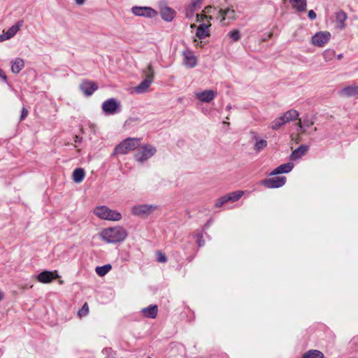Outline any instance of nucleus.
I'll return each instance as SVG.
<instances>
[{
  "label": "nucleus",
  "instance_id": "f257e3e1",
  "mask_svg": "<svg viewBox=\"0 0 358 358\" xmlns=\"http://www.w3.org/2000/svg\"><path fill=\"white\" fill-rule=\"evenodd\" d=\"M100 236L108 243H116L123 241L127 236V232L122 227L118 226L103 229Z\"/></svg>",
  "mask_w": 358,
  "mask_h": 358
},
{
  "label": "nucleus",
  "instance_id": "f03ea898",
  "mask_svg": "<svg viewBox=\"0 0 358 358\" xmlns=\"http://www.w3.org/2000/svg\"><path fill=\"white\" fill-rule=\"evenodd\" d=\"M211 19V17L203 13L196 15V21L201 23L196 31V36L199 39H203L210 36L209 28L211 26L210 22Z\"/></svg>",
  "mask_w": 358,
  "mask_h": 358
},
{
  "label": "nucleus",
  "instance_id": "7ed1b4c3",
  "mask_svg": "<svg viewBox=\"0 0 358 358\" xmlns=\"http://www.w3.org/2000/svg\"><path fill=\"white\" fill-rule=\"evenodd\" d=\"M141 144V138H127L119 143L115 148L113 155H126L134 150Z\"/></svg>",
  "mask_w": 358,
  "mask_h": 358
},
{
  "label": "nucleus",
  "instance_id": "20e7f679",
  "mask_svg": "<svg viewBox=\"0 0 358 358\" xmlns=\"http://www.w3.org/2000/svg\"><path fill=\"white\" fill-rule=\"evenodd\" d=\"M94 213L99 218L109 221H120L122 217L120 212L112 210L106 206L96 207L94 209Z\"/></svg>",
  "mask_w": 358,
  "mask_h": 358
},
{
  "label": "nucleus",
  "instance_id": "39448f33",
  "mask_svg": "<svg viewBox=\"0 0 358 358\" xmlns=\"http://www.w3.org/2000/svg\"><path fill=\"white\" fill-rule=\"evenodd\" d=\"M156 152L157 149L155 147L146 144L135 153L134 158L139 162H144L152 157Z\"/></svg>",
  "mask_w": 358,
  "mask_h": 358
},
{
  "label": "nucleus",
  "instance_id": "423d86ee",
  "mask_svg": "<svg viewBox=\"0 0 358 358\" xmlns=\"http://www.w3.org/2000/svg\"><path fill=\"white\" fill-rule=\"evenodd\" d=\"M157 206L152 204H140L133 206L131 212L134 215L144 217L152 213Z\"/></svg>",
  "mask_w": 358,
  "mask_h": 358
},
{
  "label": "nucleus",
  "instance_id": "0eeeda50",
  "mask_svg": "<svg viewBox=\"0 0 358 358\" xmlns=\"http://www.w3.org/2000/svg\"><path fill=\"white\" fill-rule=\"evenodd\" d=\"M101 108L106 115H110L120 113L121 105L115 99L110 98L103 101Z\"/></svg>",
  "mask_w": 358,
  "mask_h": 358
},
{
  "label": "nucleus",
  "instance_id": "6e6552de",
  "mask_svg": "<svg viewBox=\"0 0 358 358\" xmlns=\"http://www.w3.org/2000/svg\"><path fill=\"white\" fill-rule=\"evenodd\" d=\"M131 11L136 16L147 18H155L157 15V12L149 6H133Z\"/></svg>",
  "mask_w": 358,
  "mask_h": 358
},
{
  "label": "nucleus",
  "instance_id": "1a4fd4ad",
  "mask_svg": "<svg viewBox=\"0 0 358 358\" xmlns=\"http://www.w3.org/2000/svg\"><path fill=\"white\" fill-rule=\"evenodd\" d=\"M244 192L241 190H238L235 192H232L229 194H227L220 199H218L215 203V207L220 208L224 204L228 202H234L238 201L241 196L243 195Z\"/></svg>",
  "mask_w": 358,
  "mask_h": 358
},
{
  "label": "nucleus",
  "instance_id": "9d476101",
  "mask_svg": "<svg viewBox=\"0 0 358 358\" xmlns=\"http://www.w3.org/2000/svg\"><path fill=\"white\" fill-rule=\"evenodd\" d=\"M183 57V64L187 68H194L197 64V58L194 52L188 48H186L182 52Z\"/></svg>",
  "mask_w": 358,
  "mask_h": 358
},
{
  "label": "nucleus",
  "instance_id": "9b49d317",
  "mask_svg": "<svg viewBox=\"0 0 358 358\" xmlns=\"http://www.w3.org/2000/svg\"><path fill=\"white\" fill-rule=\"evenodd\" d=\"M331 38V34L328 31H319L311 38L313 45L317 47H323L327 44Z\"/></svg>",
  "mask_w": 358,
  "mask_h": 358
},
{
  "label": "nucleus",
  "instance_id": "f8f14e48",
  "mask_svg": "<svg viewBox=\"0 0 358 358\" xmlns=\"http://www.w3.org/2000/svg\"><path fill=\"white\" fill-rule=\"evenodd\" d=\"M286 180L285 176H277L264 179L262 181V184L267 188H278L285 184Z\"/></svg>",
  "mask_w": 358,
  "mask_h": 358
},
{
  "label": "nucleus",
  "instance_id": "ddd939ff",
  "mask_svg": "<svg viewBox=\"0 0 358 358\" xmlns=\"http://www.w3.org/2000/svg\"><path fill=\"white\" fill-rule=\"evenodd\" d=\"M204 0H189V3L186 5L184 13L187 18L193 17L194 13L199 10L203 4Z\"/></svg>",
  "mask_w": 358,
  "mask_h": 358
},
{
  "label": "nucleus",
  "instance_id": "4468645a",
  "mask_svg": "<svg viewBox=\"0 0 358 358\" xmlns=\"http://www.w3.org/2000/svg\"><path fill=\"white\" fill-rule=\"evenodd\" d=\"M23 23L24 22L22 20H19L16 24L11 26L6 32L0 34V43L14 37L23 26Z\"/></svg>",
  "mask_w": 358,
  "mask_h": 358
},
{
  "label": "nucleus",
  "instance_id": "2eb2a0df",
  "mask_svg": "<svg viewBox=\"0 0 358 358\" xmlns=\"http://www.w3.org/2000/svg\"><path fill=\"white\" fill-rule=\"evenodd\" d=\"M216 92L212 90L195 93V97L201 102L209 103L215 99Z\"/></svg>",
  "mask_w": 358,
  "mask_h": 358
},
{
  "label": "nucleus",
  "instance_id": "dca6fc26",
  "mask_svg": "<svg viewBox=\"0 0 358 358\" xmlns=\"http://www.w3.org/2000/svg\"><path fill=\"white\" fill-rule=\"evenodd\" d=\"M80 88L86 96H90L98 89V85L95 82L84 80L80 84Z\"/></svg>",
  "mask_w": 358,
  "mask_h": 358
},
{
  "label": "nucleus",
  "instance_id": "f3484780",
  "mask_svg": "<svg viewBox=\"0 0 358 358\" xmlns=\"http://www.w3.org/2000/svg\"><path fill=\"white\" fill-rule=\"evenodd\" d=\"M338 94L343 97H358V85L344 87L338 92Z\"/></svg>",
  "mask_w": 358,
  "mask_h": 358
},
{
  "label": "nucleus",
  "instance_id": "a211bd4d",
  "mask_svg": "<svg viewBox=\"0 0 358 358\" xmlns=\"http://www.w3.org/2000/svg\"><path fill=\"white\" fill-rule=\"evenodd\" d=\"M57 278H59L57 271L54 272L45 271L40 273L37 276L38 280L42 283H49Z\"/></svg>",
  "mask_w": 358,
  "mask_h": 358
},
{
  "label": "nucleus",
  "instance_id": "6ab92c4d",
  "mask_svg": "<svg viewBox=\"0 0 358 358\" xmlns=\"http://www.w3.org/2000/svg\"><path fill=\"white\" fill-rule=\"evenodd\" d=\"M141 313L147 318L155 319L157 315L158 307L157 305H150L146 308H142Z\"/></svg>",
  "mask_w": 358,
  "mask_h": 358
},
{
  "label": "nucleus",
  "instance_id": "aec40b11",
  "mask_svg": "<svg viewBox=\"0 0 358 358\" xmlns=\"http://www.w3.org/2000/svg\"><path fill=\"white\" fill-rule=\"evenodd\" d=\"M308 150V146L306 145H301L296 148L290 155L291 160H296L302 157Z\"/></svg>",
  "mask_w": 358,
  "mask_h": 358
},
{
  "label": "nucleus",
  "instance_id": "412c9836",
  "mask_svg": "<svg viewBox=\"0 0 358 358\" xmlns=\"http://www.w3.org/2000/svg\"><path fill=\"white\" fill-rule=\"evenodd\" d=\"M294 168V164L288 162L283 164L275 169L271 173V175H278L281 173H289Z\"/></svg>",
  "mask_w": 358,
  "mask_h": 358
},
{
  "label": "nucleus",
  "instance_id": "4be33fe9",
  "mask_svg": "<svg viewBox=\"0 0 358 358\" xmlns=\"http://www.w3.org/2000/svg\"><path fill=\"white\" fill-rule=\"evenodd\" d=\"M162 18L166 22H171L175 16L176 11L170 7H165L160 11Z\"/></svg>",
  "mask_w": 358,
  "mask_h": 358
},
{
  "label": "nucleus",
  "instance_id": "5701e85b",
  "mask_svg": "<svg viewBox=\"0 0 358 358\" xmlns=\"http://www.w3.org/2000/svg\"><path fill=\"white\" fill-rule=\"evenodd\" d=\"M152 82L150 78H145L138 85L134 87L135 92L137 94L146 92Z\"/></svg>",
  "mask_w": 358,
  "mask_h": 358
},
{
  "label": "nucleus",
  "instance_id": "b1692460",
  "mask_svg": "<svg viewBox=\"0 0 358 358\" xmlns=\"http://www.w3.org/2000/svg\"><path fill=\"white\" fill-rule=\"evenodd\" d=\"M335 17L338 23V27L341 30L344 29L345 28V22L348 17L346 13L340 10L335 13Z\"/></svg>",
  "mask_w": 358,
  "mask_h": 358
},
{
  "label": "nucleus",
  "instance_id": "393cba45",
  "mask_svg": "<svg viewBox=\"0 0 358 358\" xmlns=\"http://www.w3.org/2000/svg\"><path fill=\"white\" fill-rule=\"evenodd\" d=\"M220 16L222 17V21L225 20H232L236 19V13L234 9L227 8L226 9H220L219 11Z\"/></svg>",
  "mask_w": 358,
  "mask_h": 358
},
{
  "label": "nucleus",
  "instance_id": "a878e982",
  "mask_svg": "<svg viewBox=\"0 0 358 358\" xmlns=\"http://www.w3.org/2000/svg\"><path fill=\"white\" fill-rule=\"evenodd\" d=\"M11 71L13 73H19L24 67V62L21 58H16L11 62Z\"/></svg>",
  "mask_w": 358,
  "mask_h": 358
},
{
  "label": "nucleus",
  "instance_id": "bb28decb",
  "mask_svg": "<svg viewBox=\"0 0 358 358\" xmlns=\"http://www.w3.org/2000/svg\"><path fill=\"white\" fill-rule=\"evenodd\" d=\"M293 8L299 12H303L306 10V0H289Z\"/></svg>",
  "mask_w": 358,
  "mask_h": 358
},
{
  "label": "nucleus",
  "instance_id": "cd10ccee",
  "mask_svg": "<svg viewBox=\"0 0 358 358\" xmlns=\"http://www.w3.org/2000/svg\"><path fill=\"white\" fill-rule=\"evenodd\" d=\"M324 354L318 350H310L306 352L301 358H324Z\"/></svg>",
  "mask_w": 358,
  "mask_h": 358
},
{
  "label": "nucleus",
  "instance_id": "c85d7f7f",
  "mask_svg": "<svg viewBox=\"0 0 358 358\" xmlns=\"http://www.w3.org/2000/svg\"><path fill=\"white\" fill-rule=\"evenodd\" d=\"M85 177V171L81 168L76 169L73 172V180L76 183L81 182Z\"/></svg>",
  "mask_w": 358,
  "mask_h": 358
},
{
  "label": "nucleus",
  "instance_id": "c756f323",
  "mask_svg": "<svg viewBox=\"0 0 358 358\" xmlns=\"http://www.w3.org/2000/svg\"><path fill=\"white\" fill-rule=\"evenodd\" d=\"M283 114H284V117L286 118L287 121H289V122H292V121H294V120L298 119L299 116V112L294 109L289 110L286 111L285 113H284Z\"/></svg>",
  "mask_w": 358,
  "mask_h": 358
},
{
  "label": "nucleus",
  "instance_id": "7c9ffc66",
  "mask_svg": "<svg viewBox=\"0 0 358 358\" xmlns=\"http://www.w3.org/2000/svg\"><path fill=\"white\" fill-rule=\"evenodd\" d=\"M255 139L256 142L254 145V150L257 152H259L260 151H262L268 145V143L266 140L259 139L256 136L255 137Z\"/></svg>",
  "mask_w": 358,
  "mask_h": 358
},
{
  "label": "nucleus",
  "instance_id": "2f4dec72",
  "mask_svg": "<svg viewBox=\"0 0 358 358\" xmlns=\"http://www.w3.org/2000/svg\"><path fill=\"white\" fill-rule=\"evenodd\" d=\"M111 268L112 266L110 264H106L101 266H97L95 271L98 275L102 277L107 274Z\"/></svg>",
  "mask_w": 358,
  "mask_h": 358
},
{
  "label": "nucleus",
  "instance_id": "473e14b6",
  "mask_svg": "<svg viewBox=\"0 0 358 358\" xmlns=\"http://www.w3.org/2000/svg\"><path fill=\"white\" fill-rule=\"evenodd\" d=\"M143 73L145 78H150L152 81L154 80L155 71L152 66V64H149L148 66L143 70Z\"/></svg>",
  "mask_w": 358,
  "mask_h": 358
},
{
  "label": "nucleus",
  "instance_id": "72a5a7b5",
  "mask_svg": "<svg viewBox=\"0 0 358 358\" xmlns=\"http://www.w3.org/2000/svg\"><path fill=\"white\" fill-rule=\"evenodd\" d=\"M336 52L333 50L327 49L324 51L322 56L326 62H329L335 57Z\"/></svg>",
  "mask_w": 358,
  "mask_h": 358
},
{
  "label": "nucleus",
  "instance_id": "f704fd0d",
  "mask_svg": "<svg viewBox=\"0 0 358 358\" xmlns=\"http://www.w3.org/2000/svg\"><path fill=\"white\" fill-rule=\"evenodd\" d=\"M282 126H283V124L282 123V120L279 117L275 118L270 124V127L273 130H278V129H279Z\"/></svg>",
  "mask_w": 358,
  "mask_h": 358
},
{
  "label": "nucleus",
  "instance_id": "c9c22d12",
  "mask_svg": "<svg viewBox=\"0 0 358 358\" xmlns=\"http://www.w3.org/2000/svg\"><path fill=\"white\" fill-rule=\"evenodd\" d=\"M229 36L233 40V41H238L241 38L240 31L238 29H233L228 34Z\"/></svg>",
  "mask_w": 358,
  "mask_h": 358
},
{
  "label": "nucleus",
  "instance_id": "e433bc0d",
  "mask_svg": "<svg viewBox=\"0 0 358 358\" xmlns=\"http://www.w3.org/2000/svg\"><path fill=\"white\" fill-rule=\"evenodd\" d=\"M89 312V307L87 303H85L82 308L79 310L78 314L80 316H85Z\"/></svg>",
  "mask_w": 358,
  "mask_h": 358
},
{
  "label": "nucleus",
  "instance_id": "4c0bfd02",
  "mask_svg": "<svg viewBox=\"0 0 358 358\" xmlns=\"http://www.w3.org/2000/svg\"><path fill=\"white\" fill-rule=\"evenodd\" d=\"M157 259L159 262L164 263L167 261L166 257L162 252H157Z\"/></svg>",
  "mask_w": 358,
  "mask_h": 358
},
{
  "label": "nucleus",
  "instance_id": "58836bf2",
  "mask_svg": "<svg viewBox=\"0 0 358 358\" xmlns=\"http://www.w3.org/2000/svg\"><path fill=\"white\" fill-rule=\"evenodd\" d=\"M313 124H314V120H313V118L307 117L303 120V125L307 127H309L312 126Z\"/></svg>",
  "mask_w": 358,
  "mask_h": 358
},
{
  "label": "nucleus",
  "instance_id": "ea45409f",
  "mask_svg": "<svg viewBox=\"0 0 358 358\" xmlns=\"http://www.w3.org/2000/svg\"><path fill=\"white\" fill-rule=\"evenodd\" d=\"M28 110L23 107L21 112L20 121L23 120L28 115Z\"/></svg>",
  "mask_w": 358,
  "mask_h": 358
},
{
  "label": "nucleus",
  "instance_id": "a19ab883",
  "mask_svg": "<svg viewBox=\"0 0 358 358\" xmlns=\"http://www.w3.org/2000/svg\"><path fill=\"white\" fill-rule=\"evenodd\" d=\"M308 17L311 20H314L316 18L317 15H316V13H315V11L313 10H310L308 13Z\"/></svg>",
  "mask_w": 358,
  "mask_h": 358
},
{
  "label": "nucleus",
  "instance_id": "79ce46f5",
  "mask_svg": "<svg viewBox=\"0 0 358 358\" xmlns=\"http://www.w3.org/2000/svg\"><path fill=\"white\" fill-rule=\"evenodd\" d=\"M297 126H298V127H299V129H298V131H299V133L303 134V133H304V132H305V131L303 130V124H302L301 121V120H300V119H299V122H298V123H297Z\"/></svg>",
  "mask_w": 358,
  "mask_h": 358
},
{
  "label": "nucleus",
  "instance_id": "37998d69",
  "mask_svg": "<svg viewBox=\"0 0 358 358\" xmlns=\"http://www.w3.org/2000/svg\"><path fill=\"white\" fill-rule=\"evenodd\" d=\"M0 77L4 80V81H6L7 80V78H6V76L5 75L4 72L3 71L2 69H0Z\"/></svg>",
  "mask_w": 358,
  "mask_h": 358
},
{
  "label": "nucleus",
  "instance_id": "c03bdc74",
  "mask_svg": "<svg viewBox=\"0 0 358 358\" xmlns=\"http://www.w3.org/2000/svg\"><path fill=\"white\" fill-rule=\"evenodd\" d=\"M279 117L282 120V123L284 125L285 124L289 122V121H287L286 118L284 117V114H282Z\"/></svg>",
  "mask_w": 358,
  "mask_h": 358
},
{
  "label": "nucleus",
  "instance_id": "a18cd8bd",
  "mask_svg": "<svg viewBox=\"0 0 358 358\" xmlns=\"http://www.w3.org/2000/svg\"><path fill=\"white\" fill-rule=\"evenodd\" d=\"M279 117L282 120V123L284 125L285 124L289 122V121H287L286 118L284 117V114H282Z\"/></svg>",
  "mask_w": 358,
  "mask_h": 358
},
{
  "label": "nucleus",
  "instance_id": "49530a36",
  "mask_svg": "<svg viewBox=\"0 0 358 358\" xmlns=\"http://www.w3.org/2000/svg\"><path fill=\"white\" fill-rule=\"evenodd\" d=\"M81 141H82V138H81V137H80V136H75V137H74V141H75L76 143H77V142H81Z\"/></svg>",
  "mask_w": 358,
  "mask_h": 358
},
{
  "label": "nucleus",
  "instance_id": "de8ad7c7",
  "mask_svg": "<svg viewBox=\"0 0 358 358\" xmlns=\"http://www.w3.org/2000/svg\"><path fill=\"white\" fill-rule=\"evenodd\" d=\"M85 0H76V3L78 4V5H83L84 3H85Z\"/></svg>",
  "mask_w": 358,
  "mask_h": 358
},
{
  "label": "nucleus",
  "instance_id": "09e8293b",
  "mask_svg": "<svg viewBox=\"0 0 358 358\" xmlns=\"http://www.w3.org/2000/svg\"><path fill=\"white\" fill-rule=\"evenodd\" d=\"M211 220L208 221V222L204 226L205 228H207L210 224Z\"/></svg>",
  "mask_w": 358,
  "mask_h": 358
},
{
  "label": "nucleus",
  "instance_id": "8fccbe9b",
  "mask_svg": "<svg viewBox=\"0 0 358 358\" xmlns=\"http://www.w3.org/2000/svg\"><path fill=\"white\" fill-rule=\"evenodd\" d=\"M338 59H341V58H343V54H339L338 56H337Z\"/></svg>",
  "mask_w": 358,
  "mask_h": 358
},
{
  "label": "nucleus",
  "instance_id": "3c124183",
  "mask_svg": "<svg viewBox=\"0 0 358 358\" xmlns=\"http://www.w3.org/2000/svg\"><path fill=\"white\" fill-rule=\"evenodd\" d=\"M3 299V294L1 293V292H0V301L2 300Z\"/></svg>",
  "mask_w": 358,
  "mask_h": 358
},
{
  "label": "nucleus",
  "instance_id": "603ef678",
  "mask_svg": "<svg viewBox=\"0 0 358 358\" xmlns=\"http://www.w3.org/2000/svg\"><path fill=\"white\" fill-rule=\"evenodd\" d=\"M208 9H209V8L206 7V8H205V10H204V11H205L206 13H208V12H209Z\"/></svg>",
  "mask_w": 358,
  "mask_h": 358
},
{
  "label": "nucleus",
  "instance_id": "864d4df0",
  "mask_svg": "<svg viewBox=\"0 0 358 358\" xmlns=\"http://www.w3.org/2000/svg\"><path fill=\"white\" fill-rule=\"evenodd\" d=\"M231 106H230V105H228V106H227V109L228 110H229L231 109Z\"/></svg>",
  "mask_w": 358,
  "mask_h": 358
},
{
  "label": "nucleus",
  "instance_id": "5fc2aeb1",
  "mask_svg": "<svg viewBox=\"0 0 358 358\" xmlns=\"http://www.w3.org/2000/svg\"><path fill=\"white\" fill-rule=\"evenodd\" d=\"M194 27H196V25H195L194 24H192L191 25V28H192V29H193V28H194Z\"/></svg>",
  "mask_w": 358,
  "mask_h": 358
},
{
  "label": "nucleus",
  "instance_id": "6e6d98bb",
  "mask_svg": "<svg viewBox=\"0 0 358 358\" xmlns=\"http://www.w3.org/2000/svg\"><path fill=\"white\" fill-rule=\"evenodd\" d=\"M273 34L272 33H270L269 35H268V38H271V36H272Z\"/></svg>",
  "mask_w": 358,
  "mask_h": 358
},
{
  "label": "nucleus",
  "instance_id": "4d7b16f0",
  "mask_svg": "<svg viewBox=\"0 0 358 358\" xmlns=\"http://www.w3.org/2000/svg\"><path fill=\"white\" fill-rule=\"evenodd\" d=\"M223 123L229 124V123L227 122H225V121H224Z\"/></svg>",
  "mask_w": 358,
  "mask_h": 358
},
{
  "label": "nucleus",
  "instance_id": "13d9d810",
  "mask_svg": "<svg viewBox=\"0 0 358 358\" xmlns=\"http://www.w3.org/2000/svg\"><path fill=\"white\" fill-rule=\"evenodd\" d=\"M149 358H151V357H149Z\"/></svg>",
  "mask_w": 358,
  "mask_h": 358
}]
</instances>
